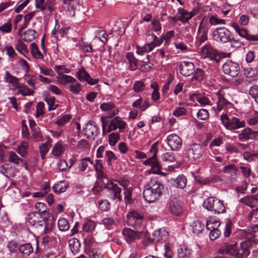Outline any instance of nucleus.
I'll return each mask as SVG.
<instances>
[{
  "instance_id": "5",
  "label": "nucleus",
  "mask_w": 258,
  "mask_h": 258,
  "mask_svg": "<svg viewBox=\"0 0 258 258\" xmlns=\"http://www.w3.org/2000/svg\"><path fill=\"white\" fill-rule=\"evenodd\" d=\"M220 120L225 128L230 131L239 129L245 125L244 120H240L234 116H228L226 113H223L221 115Z\"/></svg>"
},
{
  "instance_id": "32",
  "label": "nucleus",
  "mask_w": 258,
  "mask_h": 258,
  "mask_svg": "<svg viewBox=\"0 0 258 258\" xmlns=\"http://www.w3.org/2000/svg\"><path fill=\"white\" fill-rule=\"evenodd\" d=\"M68 187V185L66 181L61 180L53 186L52 190L54 192L59 194L64 192Z\"/></svg>"
},
{
  "instance_id": "11",
  "label": "nucleus",
  "mask_w": 258,
  "mask_h": 258,
  "mask_svg": "<svg viewBox=\"0 0 258 258\" xmlns=\"http://www.w3.org/2000/svg\"><path fill=\"white\" fill-rule=\"evenodd\" d=\"M53 220V215L43 216L41 217V219L34 226L43 230L44 233H47L50 231L52 228Z\"/></svg>"
},
{
  "instance_id": "58",
  "label": "nucleus",
  "mask_w": 258,
  "mask_h": 258,
  "mask_svg": "<svg viewBox=\"0 0 258 258\" xmlns=\"http://www.w3.org/2000/svg\"><path fill=\"white\" fill-rule=\"evenodd\" d=\"M232 222L229 219L226 220L224 228V235L225 237H228L231 233Z\"/></svg>"
},
{
  "instance_id": "10",
  "label": "nucleus",
  "mask_w": 258,
  "mask_h": 258,
  "mask_svg": "<svg viewBox=\"0 0 258 258\" xmlns=\"http://www.w3.org/2000/svg\"><path fill=\"white\" fill-rule=\"evenodd\" d=\"M203 153V148L200 144L190 145L186 151V156L191 161L200 158Z\"/></svg>"
},
{
  "instance_id": "2",
  "label": "nucleus",
  "mask_w": 258,
  "mask_h": 258,
  "mask_svg": "<svg viewBox=\"0 0 258 258\" xmlns=\"http://www.w3.org/2000/svg\"><path fill=\"white\" fill-rule=\"evenodd\" d=\"M255 244L254 235L251 233L250 239L242 241L240 247H238L236 243L232 244L230 255L233 258H246L250 253V247Z\"/></svg>"
},
{
  "instance_id": "43",
  "label": "nucleus",
  "mask_w": 258,
  "mask_h": 258,
  "mask_svg": "<svg viewBox=\"0 0 258 258\" xmlns=\"http://www.w3.org/2000/svg\"><path fill=\"white\" fill-rule=\"evenodd\" d=\"M192 232L196 234H199L202 231L204 227V224L198 220L194 222L191 225Z\"/></svg>"
},
{
  "instance_id": "26",
  "label": "nucleus",
  "mask_w": 258,
  "mask_h": 258,
  "mask_svg": "<svg viewBox=\"0 0 258 258\" xmlns=\"http://www.w3.org/2000/svg\"><path fill=\"white\" fill-rule=\"evenodd\" d=\"M69 246L73 254L78 253L80 251L81 244L77 238L70 239L69 241Z\"/></svg>"
},
{
  "instance_id": "17",
  "label": "nucleus",
  "mask_w": 258,
  "mask_h": 258,
  "mask_svg": "<svg viewBox=\"0 0 258 258\" xmlns=\"http://www.w3.org/2000/svg\"><path fill=\"white\" fill-rule=\"evenodd\" d=\"M84 135L88 139H91L97 136L98 128L94 122L89 121L84 128Z\"/></svg>"
},
{
  "instance_id": "7",
  "label": "nucleus",
  "mask_w": 258,
  "mask_h": 258,
  "mask_svg": "<svg viewBox=\"0 0 258 258\" xmlns=\"http://www.w3.org/2000/svg\"><path fill=\"white\" fill-rule=\"evenodd\" d=\"M232 33L224 27H218L215 29L213 33V39L218 43H226L230 40Z\"/></svg>"
},
{
  "instance_id": "1",
  "label": "nucleus",
  "mask_w": 258,
  "mask_h": 258,
  "mask_svg": "<svg viewBox=\"0 0 258 258\" xmlns=\"http://www.w3.org/2000/svg\"><path fill=\"white\" fill-rule=\"evenodd\" d=\"M163 189L164 186L160 182L152 180L144 186L143 198L148 203H153L159 199Z\"/></svg>"
},
{
  "instance_id": "34",
  "label": "nucleus",
  "mask_w": 258,
  "mask_h": 258,
  "mask_svg": "<svg viewBox=\"0 0 258 258\" xmlns=\"http://www.w3.org/2000/svg\"><path fill=\"white\" fill-rule=\"evenodd\" d=\"M178 13L180 14V17L177 18L178 21L182 23H187L190 19L189 17V13L186 10L182 8H179L177 9Z\"/></svg>"
},
{
  "instance_id": "28",
  "label": "nucleus",
  "mask_w": 258,
  "mask_h": 258,
  "mask_svg": "<svg viewBox=\"0 0 258 258\" xmlns=\"http://www.w3.org/2000/svg\"><path fill=\"white\" fill-rule=\"evenodd\" d=\"M191 253V249L185 245L180 246L177 249L178 258H189Z\"/></svg>"
},
{
  "instance_id": "60",
  "label": "nucleus",
  "mask_w": 258,
  "mask_h": 258,
  "mask_svg": "<svg viewBox=\"0 0 258 258\" xmlns=\"http://www.w3.org/2000/svg\"><path fill=\"white\" fill-rule=\"evenodd\" d=\"M72 115L66 114L56 121L55 123L60 127L64 125L72 118Z\"/></svg>"
},
{
  "instance_id": "6",
  "label": "nucleus",
  "mask_w": 258,
  "mask_h": 258,
  "mask_svg": "<svg viewBox=\"0 0 258 258\" xmlns=\"http://www.w3.org/2000/svg\"><path fill=\"white\" fill-rule=\"evenodd\" d=\"M203 207L214 214H221L225 212L226 208L223 202L214 197L207 198L203 204Z\"/></svg>"
},
{
  "instance_id": "42",
  "label": "nucleus",
  "mask_w": 258,
  "mask_h": 258,
  "mask_svg": "<svg viewBox=\"0 0 258 258\" xmlns=\"http://www.w3.org/2000/svg\"><path fill=\"white\" fill-rule=\"evenodd\" d=\"M89 163L93 165L94 163L89 158H84L80 160V163L79 165V170L80 171H85L88 167Z\"/></svg>"
},
{
  "instance_id": "24",
  "label": "nucleus",
  "mask_w": 258,
  "mask_h": 258,
  "mask_svg": "<svg viewBox=\"0 0 258 258\" xmlns=\"http://www.w3.org/2000/svg\"><path fill=\"white\" fill-rule=\"evenodd\" d=\"M223 72L231 77H235L240 71V66H222Z\"/></svg>"
},
{
  "instance_id": "18",
  "label": "nucleus",
  "mask_w": 258,
  "mask_h": 258,
  "mask_svg": "<svg viewBox=\"0 0 258 258\" xmlns=\"http://www.w3.org/2000/svg\"><path fill=\"white\" fill-rule=\"evenodd\" d=\"M77 77L81 81H86L91 85H95L98 82L97 79H93L84 69H82L78 71Z\"/></svg>"
},
{
  "instance_id": "35",
  "label": "nucleus",
  "mask_w": 258,
  "mask_h": 258,
  "mask_svg": "<svg viewBox=\"0 0 258 258\" xmlns=\"http://www.w3.org/2000/svg\"><path fill=\"white\" fill-rule=\"evenodd\" d=\"M179 71L184 76H189L194 74L195 71V66H179Z\"/></svg>"
},
{
  "instance_id": "56",
  "label": "nucleus",
  "mask_w": 258,
  "mask_h": 258,
  "mask_svg": "<svg viewBox=\"0 0 258 258\" xmlns=\"http://www.w3.org/2000/svg\"><path fill=\"white\" fill-rule=\"evenodd\" d=\"M108 35L104 30H98L97 31L96 38L101 41L103 44H105L108 40Z\"/></svg>"
},
{
  "instance_id": "29",
  "label": "nucleus",
  "mask_w": 258,
  "mask_h": 258,
  "mask_svg": "<svg viewBox=\"0 0 258 258\" xmlns=\"http://www.w3.org/2000/svg\"><path fill=\"white\" fill-rule=\"evenodd\" d=\"M33 247L29 242L20 245L19 252L24 256H29L33 252Z\"/></svg>"
},
{
  "instance_id": "48",
  "label": "nucleus",
  "mask_w": 258,
  "mask_h": 258,
  "mask_svg": "<svg viewBox=\"0 0 258 258\" xmlns=\"http://www.w3.org/2000/svg\"><path fill=\"white\" fill-rule=\"evenodd\" d=\"M45 101L47 102L48 105V110H54L56 108L57 105L55 104V97L47 95L45 97Z\"/></svg>"
},
{
  "instance_id": "12",
  "label": "nucleus",
  "mask_w": 258,
  "mask_h": 258,
  "mask_svg": "<svg viewBox=\"0 0 258 258\" xmlns=\"http://www.w3.org/2000/svg\"><path fill=\"white\" fill-rule=\"evenodd\" d=\"M127 219L128 225L138 228L142 226L144 218L142 214L133 211L127 214Z\"/></svg>"
},
{
  "instance_id": "13",
  "label": "nucleus",
  "mask_w": 258,
  "mask_h": 258,
  "mask_svg": "<svg viewBox=\"0 0 258 258\" xmlns=\"http://www.w3.org/2000/svg\"><path fill=\"white\" fill-rule=\"evenodd\" d=\"M104 188L107 189L109 191V197L111 200L117 199L119 201H122L121 196V188L117 184L113 182L105 184Z\"/></svg>"
},
{
  "instance_id": "33",
  "label": "nucleus",
  "mask_w": 258,
  "mask_h": 258,
  "mask_svg": "<svg viewBox=\"0 0 258 258\" xmlns=\"http://www.w3.org/2000/svg\"><path fill=\"white\" fill-rule=\"evenodd\" d=\"M95 242V239L93 236L89 234L86 235L84 240V244L85 246V252L87 253V251H90L91 248L93 246Z\"/></svg>"
},
{
  "instance_id": "38",
  "label": "nucleus",
  "mask_w": 258,
  "mask_h": 258,
  "mask_svg": "<svg viewBox=\"0 0 258 258\" xmlns=\"http://www.w3.org/2000/svg\"><path fill=\"white\" fill-rule=\"evenodd\" d=\"M96 176L99 182L102 181L103 183L104 186L105 184L112 182L114 180L112 178H110L104 171L96 173Z\"/></svg>"
},
{
  "instance_id": "51",
  "label": "nucleus",
  "mask_w": 258,
  "mask_h": 258,
  "mask_svg": "<svg viewBox=\"0 0 258 258\" xmlns=\"http://www.w3.org/2000/svg\"><path fill=\"white\" fill-rule=\"evenodd\" d=\"M232 247V244L229 243H225L224 244L221 246L218 250V252L219 254L224 255V254H231V248Z\"/></svg>"
},
{
  "instance_id": "41",
  "label": "nucleus",
  "mask_w": 258,
  "mask_h": 258,
  "mask_svg": "<svg viewBox=\"0 0 258 258\" xmlns=\"http://www.w3.org/2000/svg\"><path fill=\"white\" fill-rule=\"evenodd\" d=\"M78 45L81 49L86 52H91L93 50L91 44L88 42L84 41L83 39L79 40Z\"/></svg>"
},
{
  "instance_id": "55",
  "label": "nucleus",
  "mask_w": 258,
  "mask_h": 258,
  "mask_svg": "<svg viewBox=\"0 0 258 258\" xmlns=\"http://www.w3.org/2000/svg\"><path fill=\"white\" fill-rule=\"evenodd\" d=\"M50 146V145L48 142H46L39 146L40 153L42 159L45 158L46 154L49 151Z\"/></svg>"
},
{
  "instance_id": "8",
  "label": "nucleus",
  "mask_w": 258,
  "mask_h": 258,
  "mask_svg": "<svg viewBox=\"0 0 258 258\" xmlns=\"http://www.w3.org/2000/svg\"><path fill=\"white\" fill-rule=\"evenodd\" d=\"M60 81L66 89L75 94H78L81 90V84L71 76L63 75Z\"/></svg>"
},
{
  "instance_id": "49",
  "label": "nucleus",
  "mask_w": 258,
  "mask_h": 258,
  "mask_svg": "<svg viewBox=\"0 0 258 258\" xmlns=\"http://www.w3.org/2000/svg\"><path fill=\"white\" fill-rule=\"evenodd\" d=\"M120 140V135L118 133H112L108 136V143L111 146H114Z\"/></svg>"
},
{
  "instance_id": "47",
  "label": "nucleus",
  "mask_w": 258,
  "mask_h": 258,
  "mask_svg": "<svg viewBox=\"0 0 258 258\" xmlns=\"http://www.w3.org/2000/svg\"><path fill=\"white\" fill-rule=\"evenodd\" d=\"M221 225V223L218 220H215L211 218L206 222V227L208 229H212L218 228Z\"/></svg>"
},
{
  "instance_id": "39",
  "label": "nucleus",
  "mask_w": 258,
  "mask_h": 258,
  "mask_svg": "<svg viewBox=\"0 0 258 258\" xmlns=\"http://www.w3.org/2000/svg\"><path fill=\"white\" fill-rule=\"evenodd\" d=\"M7 247L10 254L16 253L19 251L20 245L15 240H11L8 241L7 243Z\"/></svg>"
},
{
  "instance_id": "20",
  "label": "nucleus",
  "mask_w": 258,
  "mask_h": 258,
  "mask_svg": "<svg viewBox=\"0 0 258 258\" xmlns=\"http://www.w3.org/2000/svg\"><path fill=\"white\" fill-rule=\"evenodd\" d=\"M100 107L102 111H110L108 118L113 116L118 112V109H115V105L112 102L103 103Z\"/></svg>"
},
{
  "instance_id": "61",
  "label": "nucleus",
  "mask_w": 258,
  "mask_h": 258,
  "mask_svg": "<svg viewBox=\"0 0 258 258\" xmlns=\"http://www.w3.org/2000/svg\"><path fill=\"white\" fill-rule=\"evenodd\" d=\"M98 205L101 211H107L110 209V203L107 200H99Z\"/></svg>"
},
{
  "instance_id": "31",
  "label": "nucleus",
  "mask_w": 258,
  "mask_h": 258,
  "mask_svg": "<svg viewBox=\"0 0 258 258\" xmlns=\"http://www.w3.org/2000/svg\"><path fill=\"white\" fill-rule=\"evenodd\" d=\"M42 216L37 212H32L28 215L27 222L31 226H34L41 219Z\"/></svg>"
},
{
  "instance_id": "22",
  "label": "nucleus",
  "mask_w": 258,
  "mask_h": 258,
  "mask_svg": "<svg viewBox=\"0 0 258 258\" xmlns=\"http://www.w3.org/2000/svg\"><path fill=\"white\" fill-rule=\"evenodd\" d=\"M19 35H21L25 41L31 42L38 36V33L35 30L28 29L24 31L23 34L20 33Z\"/></svg>"
},
{
  "instance_id": "50",
  "label": "nucleus",
  "mask_w": 258,
  "mask_h": 258,
  "mask_svg": "<svg viewBox=\"0 0 258 258\" xmlns=\"http://www.w3.org/2000/svg\"><path fill=\"white\" fill-rule=\"evenodd\" d=\"M58 228L60 231H63L69 229V224L68 220L65 218H61L57 222Z\"/></svg>"
},
{
  "instance_id": "25",
  "label": "nucleus",
  "mask_w": 258,
  "mask_h": 258,
  "mask_svg": "<svg viewBox=\"0 0 258 258\" xmlns=\"http://www.w3.org/2000/svg\"><path fill=\"white\" fill-rule=\"evenodd\" d=\"M151 36L153 40L150 43L145 44L143 49L145 50L152 51L155 47L159 46L163 42L162 40L158 39L154 34H151Z\"/></svg>"
},
{
  "instance_id": "44",
  "label": "nucleus",
  "mask_w": 258,
  "mask_h": 258,
  "mask_svg": "<svg viewBox=\"0 0 258 258\" xmlns=\"http://www.w3.org/2000/svg\"><path fill=\"white\" fill-rule=\"evenodd\" d=\"M15 48L18 51L23 55L28 52L27 46L21 40H18V43L15 45Z\"/></svg>"
},
{
  "instance_id": "36",
  "label": "nucleus",
  "mask_w": 258,
  "mask_h": 258,
  "mask_svg": "<svg viewBox=\"0 0 258 258\" xmlns=\"http://www.w3.org/2000/svg\"><path fill=\"white\" fill-rule=\"evenodd\" d=\"M252 130L249 127L245 128L238 135V139L241 141H245L251 139Z\"/></svg>"
},
{
  "instance_id": "64",
  "label": "nucleus",
  "mask_w": 258,
  "mask_h": 258,
  "mask_svg": "<svg viewBox=\"0 0 258 258\" xmlns=\"http://www.w3.org/2000/svg\"><path fill=\"white\" fill-rule=\"evenodd\" d=\"M249 93L254 99V101L258 103V85L252 86L249 89Z\"/></svg>"
},
{
  "instance_id": "4",
  "label": "nucleus",
  "mask_w": 258,
  "mask_h": 258,
  "mask_svg": "<svg viewBox=\"0 0 258 258\" xmlns=\"http://www.w3.org/2000/svg\"><path fill=\"white\" fill-rule=\"evenodd\" d=\"M199 53L204 58H208L216 63H219L226 57H230L231 53L219 51L213 48L209 44L203 45L200 48Z\"/></svg>"
},
{
  "instance_id": "46",
  "label": "nucleus",
  "mask_w": 258,
  "mask_h": 258,
  "mask_svg": "<svg viewBox=\"0 0 258 258\" xmlns=\"http://www.w3.org/2000/svg\"><path fill=\"white\" fill-rule=\"evenodd\" d=\"M123 187V190L132 186L130 180L125 177H121L113 180Z\"/></svg>"
},
{
  "instance_id": "63",
  "label": "nucleus",
  "mask_w": 258,
  "mask_h": 258,
  "mask_svg": "<svg viewBox=\"0 0 258 258\" xmlns=\"http://www.w3.org/2000/svg\"><path fill=\"white\" fill-rule=\"evenodd\" d=\"M12 30V24L11 21H8L3 25L0 26V32L3 33H9Z\"/></svg>"
},
{
  "instance_id": "53",
  "label": "nucleus",
  "mask_w": 258,
  "mask_h": 258,
  "mask_svg": "<svg viewBox=\"0 0 258 258\" xmlns=\"http://www.w3.org/2000/svg\"><path fill=\"white\" fill-rule=\"evenodd\" d=\"M161 159L164 162H173L175 161V154L172 152H166L162 155Z\"/></svg>"
},
{
  "instance_id": "21",
  "label": "nucleus",
  "mask_w": 258,
  "mask_h": 258,
  "mask_svg": "<svg viewBox=\"0 0 258 258\" xmlns=\"http://www.w3.org/2000/svg\"><path fill=\"white\" fill-rule=\"evenodd\" d=\"M168 232L164 228L155 230L153 233V239L154 241H165L168 237Z\"/></svg>"
},
{
  "instance_id": "15",
  "label": "nucleus",
  "mask_w": 258,
  "mask_h": 258,
  "mask_svg": "<svg viewBox=\"0 0 258 258\" xmlns=\"http://www.w3.org/2000/svg\"><path fill=\"white\" fill-rule=\"evenodd\" d=\"M125 241L128 243H131L136 241V240L139 239L143 234L141 232L135 231L129 228H124L122 231Z\"/></svg>"
},
{
  "instance_id": "27",
  "label": "nucleus",
  "mask_w": 258,
  "mask_h": 258,
  "mask_svg": "<svg viewBox=\"0 0 258 258\" xmlns=\"http://www.w3.org/2000/svg\"><path fill=\"white\" fill-rule=\"evenodd\" d=\"M65 151V148L61 141L56 143L52 148L51 154L55 157L61 156Z\"/></svg>"
},
{
  "instance_id": "37",
  "label": "nucleus",
  "mask_w": 258,
  "mask_h": 258,
  "mask_svg": "<svg viewBox=\"0 0 258 258\" xmlns=\"http://www.w3.org/2000/svg\"><path fill=\"white\" fill-rule=\"evenodd\" d=\"M34 15H35V13L31 12L24 16V21L23 24L21 26L19 29L18 30V34H20V33L22 32L23 30L26 29L30 21L33 18Z\"/></svg>"
},
{
  "instance_id": "9",
  "label": "nucleus",
  "mask_w": 258,
  "mask_h": 258,
  "mask_svg": "<svg viewBox=\"0 0 258 258\" xmlns=\"http://www.w3.org/2000/svg\"><path fill=\"white\" fill-rule=\"evenodd\" d=\"M209 31L208 24L204 22V19L200 22L196 36L195 45L200 47L208 39V33Z\"/></svg>"
},
{
  "instance_id": "16",
  "label": "nucleus",
  "mask_w": 258,
  "mask_h": 258,
  "mask_svg": "<svg viewBox=\"0 0 258 258\" xmlns=\"http://www.w3.org/2000/svg\"><path fill=\"white\" fill-rule=\"evenodd\" d=\"M169 210L174 215H180L183 211L182 202L176 198L171 199L169 202Z\"/></svg>"
},
{
  "instance_id": "45",
  "label": "nucleus",
  "mask_w": 258,
  "mask_h": 258,
  "mask_svg": "<svg viewBox=\"0 0 258 258\" xmlns=\"http://www.w3.org/2000/svg\"><path fill=\"white\" fill-rule=\"evenodd\" d=\"M96 227V223L90 220H87L83 224L82 229L87 232H91Z\"/></svg>"
},
{
  "instance_id": "57",
  "label": "nucleus",
  "mask_w": 258,
  "mask_h": 258,
  "mask_svg": "<svg viewBox=\"0 0 258 258\" xmlns=\"http://www.w3.org/2000/svg\"><path fill=\"white\" fill-rule=\"evenodd\" d=\"M9 160L16 165L19 164L22 161V160L14 151L9 152Z\"/></svg>"
},
{
  "instance_id": "3",
  "label": "nucleus",
  "mask_w": 258,
  "mask_h": 258,
  "mask_svg": "<svg viewBox=\"0 0 258 258\" xmlns=\"http://www.w3.org/2000/svg\"><path fill=\"white\" fill-rule=\"evenodd\" d=\"M107 118H108V116H102L101 118L102 134L103 135L112 131H114L117 129H118L119 133L123 132L126 123L119 116H116L109 121L106 120V119Z\"/></svg>"
},
{
  "instance_id": "59",
  "label": "nucleus",
  "mask_w": 258,
  "mask_h": 258,
  "mask_svg": "<svg viewBox=\"0 0 258 258\" xmlns=\"http://www.w3.org/2000/svg\"><path fill=\"white\" fill-rule=\"evenodd\" d=\"M218 101L217 103V109L218 110L220 111L224 107H226L227 105L229 104V102L221 95L218 96Z\"/></svg>"
},
{
  "instance_id": "54",
  "label": "nucleus",
  "mask_w": 258,
  "mask_h": 258,
  "mask_svg": "<svg viewBox=\"0 0 258 258\" xmlns=\"http://www.w3.org/2000/svg\"><path fill=\"white\" fill-rule=\"evenodd\" d=\"M258 74L255 68L247 67L244 69V74L247 78L253 77Z\"/></svg>"
},
{
  "instance_id": "30",
  "label": "nucleus",
  "mask_w": 258,
  "mask_h": 258,
  "mask_svg": "<svg viewBox=\"0 0 258 258\" xmlns=\"http://www.w3.org/2000/svg\"><path fill=\"white\" fill-rule=\"evenodd\" d=\"M35 209L36 211L35 212H37L40 215H41L42 217L43 216H48V215H52L50 214L47 210L46 207V205L41 202L37 203L35 205Z\"/></svg>"
},
{
  "instance_id": "40",
  "label": "nucleus",
  "mask_w": 258,
  "mask_h": 258,
  "mask_svg": "<svg viewBox=\"0 0 258 258\" xmlns=\"http://www.w3.org/2000/svg\"><path fill=\"white\" fill-rule=\"evenodd\" d=\"M239 36L249 41H258V35L249 34L244 28H243L241 32L239 33Z\"/></svg>"
},
{
  "instance_id": "19",
  "label": "nucleus",
  "mask_w": 258,
  "mask_h": 258,
  "mask_svg": "<svg viewBox=\"0 0 258 258\" xmlns=\"http://www.w3.org/2000/svg\"><path fill=\"white\" fill-rule=\"evenodd\" d=\"M170 183L173 186L183 189L186 185L187 180L184 175H180L175 179L171 178Z\"/></svg>"
},
{
  "instance_id": "14",
  "label": "nucleus",
  "mask_w": 258,
  "mask_h": 258,
  "mask_svg": "<svg viewBox=\"0 0 258 258\" xmlns=\"http://www.w3.org/2000/svg\"><path fill=\"white\" fill-rule=\"evenodd\" d=\"M166 142L172 151H179L182 146V140L178 136L175 134L169 135L167 137Z\"/></svg>"
},
{
  "instance_id": "62",
  "label": "nucleus",
  "mask_w": 258,
  "mask_h": 258,
  "mask_svg": "<svg viewBox=\"0 0 258 258\" xmlns=\"http://www.w3.org/2000/svg\"><path fill=\"white\" fill-rule=\"evenodd\" d=\"M209 23L211 25H225L226 21L224 19H219L216 16H212L210 18Z\"/></svg>"
},
{
  "instance_id": "23",
  "label": "nucleus",
  "mask_w": 258,
  "mask_h": 258,
  "mask_svg": "<svg viewBox=\"0 0 258 258\" xmlns=\"http://www.w3.org/2000/svg\"><path fill=\"white\" fill-rule=\"evenodd\" d=\"M239 202L250 208L253 207L257 202V197L255 195L247 196L241 198Z\"/></svg>"
},
{
  "instance_id": "52",
  "label": "nucleus",
  "mask_w": 258,
  "mask_h": 258,
  "mask_svg": "<svg viewBox=\"0 0 258 258\" xmlns=\"http://www.w3.org/2000/svg\"><path fill=\"white\" fill-rule=\"evenodd\" d=\"M31 51L34 57L37 59L42 58L43 56L42 53L39 51L36 44L32 43L31 44Z\"/></svg>"
}]
</instances>
